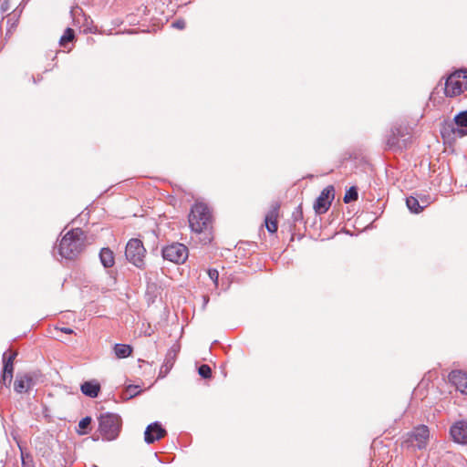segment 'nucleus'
Returning <instances> with one entry per match:
<instances>
[{
    "instance_id": "f257e3e1",
    "label": "nucleus",
    "mask_w": 467,
    "mask_h": 467,
    "mask_svg": "<svg viewBox=\"0 0 467 467\" xmlns=\"http://www.w3.org/2000/svg\"><path fill=\"white\" fill-rule=\"evenodd\" d=\"M86 247V235L82 229L75 228L65 234L55 246L58 254L67 260L76 259Z\"/></svg>"
},
{
    "instance_id": "f03ea898",
    "label": "nucleus",
    "mask_w": 467,
    "mask_h": 467,
    "mask_svg": "<svg viewBox=\"0 0 467 467\" xmlns=\"http://www.w3.org/2000/svg\"><path fill=\"white\" fill-rule=\"evenodd\" d=\"M121 428V419L114 413H106L99 418V431L103 441H114L118 438Z\"/></svg>"
},
{
    "instance_id": "7ed1b4c3",
    "label": "nucleus",
    "mask_w": 467,
    "mask_h": 467,
    "mask_svg": "<svg viewBox=\"0 0 467 467\" xmlns=\"http://www.w3.org/2000/svg\"><path fill=\"white\" fill-rule=\"evenodd\" d=\"M211 222V213L208 207L203 203H196L189 214V224L195 233H202L205 230Z\"/></svg>"
},
{
    "instance_id": "20e7f679",
    "label": "nucleus",
    "mask_w": 467,
    "mask_h": 467,
    "mask_svg": "<svg viewBox=\"0 0 467 467\" xmlns=\"http://www.w3.org/2000/svg\"><path fill=\"white\" fill-rule=\"evenodd\" d=\"M443 137H463L467 135V111L457 114L452 120L446 121L441 128Z\"/></svg>"
},
{
    "instance_id": "39448f33",
    "label": "nucleus",
    "mask_w": 467,
    "mask_h": 467,
    "mask_svg": "<svg viewBox=\"0 0 467 467\" xmlns=\"http://www.w3.org/2000/svg\"><path fill=\"white\" fill-rule=\"evenodd\" d=\"M145 253L143 242L139 238L130 239L125 249L126 259L133 265L143 268L145 265Z\"/></svg>"
},
{
    "instance_id": "423d86ee",
    "label": "nucleus",
    "mask_w": 467,
    "mask_h": 467,
    "mask_svg": "<svg viewBox=\"0 0 467 467\" xmlns=\"http://www.w3.org/2000/svg\"><path fill=\"white\" fill-rule=\"evenodd\" d=\"M467 88V70H459L451 74L445 83V94L448 97H455L462 94Z\"/></svg>"
},
{
    "instance_id": "0eeeda50",
    "label": "nucleus",
    "mask_w": 467,
    "mask_h": 467,
    "mask_svg": "<svg viewBox=\"0 0 467 467\" xmlns=\"http://www.w3.org/2000/svg\"><path fill=\"white\" fill-rule=\"evenodd\" d=\"M162 256L172 263L182 264L188 258V248L182 244L175 243L162 249Z\"/></svg>"
},
{
    "instance_id": "6e6552de",
    "label": "nucleus",
    "mask_w": 467,
    "mask_h": 467,
    "mask_svg": "<svg viewBox=\"0 0 467 467\" xmlns=\"http://www.w3.org/2000/svg\"><path fill=\"white\" fill-rule=\"evenodd\" d=\"M16 356L17 353L16 351H5L3 354V373L1 382L5 386H9L12 382L14 360Z\"/></svg>"
},
{
    "instance_id": "1a4fd4ad",
    "label": "nucleus",
    "mask_w": 467,
    "mask_h": 467,
    "mask_svg": "<svg viewBox=\"0 0 467 467\" xmlns=\"http://www.w3.org/2000/svg\"><path fill=\"white\" fill-rule=\"evenodd\" d=\"M334 200V187L329 185L323 189L320 195L317 197L314 203L316 213L322 214L325 213L330 207Z\"/></svg>"
},
{
    "instance_id": "9d476101",
    "label": "nucleus",
    "mask_w": 467,
    "mask_h": 467,
    "mask_svg": "<svg viewBox=\"0 0 467 467\" xmlns=\"http://www.w3.org/2000/svg\"><path fill=\"white\" fill-rule=\"evenodd\" d=\"M430 431L427 426L420 425L416 427L410 434V442L418 449L426 447L429 441Z\"/></svg>"
},
{
    "instance_id": "9b49d317",
    "label": "nucleus",
    "mask_w": 467,
    "mask_h": 467,
    "mask_svg": "<svg viewBox=\"0 0 467 467\" xmlns=\"http://www.w3.org/2000/svg\"><path fill=\"white\" fill-rule=\"evenodd\" d=\"M450 381L462 394L467 395V373L462 370H453L449 374Z\"/></svg>"
},
{
    "instance_id": "f8f14e48",
    "label": "nucleus",
    "mask_w": 467,
    "mask_h": 467,
    "mask_svg": "<svg viewBox=\"0 0 467 467\" xmlns=\"http://www.w3.org/2000/svg\"><path fill=\"white\" fill-rule=\"evenodd\" d=\"M451 435L454 441L461 444H467V421L456 422L451 428Z\"/></svg>"
},
{
    "instance_id": "ddd939ff",
    "label": "nucleus",
    "mask_w": 467,
    "mask_h": 467,
    "mask_svg": "<svg viewBox=\"0 0 467 467\" xmlns=\"http://www.w3.org/2000/svg\"><path fill=\"white\" fill-rule=\"evenodd\" d=\"M280 205L278 202L272 204L270 211L265 215V223L269 233L275 234L277 231V218Z\"/></svg>"
},
{
    "instance_id": "4468645a",
    "label": "nucleus",
    "mask_w": 467,
    "mask_h": 467,
    "mask_svg": "<svg viewBox=\"0 0 467 467\" xmlns=\"http://www.w3.org/2000/svg\"><path fill=\"white\" fill-rule=\"evenodd\" d=\"M34 386L33 379L29 374H17L14 383V389L17 393L27 392Z\"/></svg>"
},
{
    "instance_id": "2eb2a0df",
    "label": "nucleus",
    "mask_w": 467,
    "mask_h": 467,
    "mask_svg": "<svg viewBox=\"0 0 467 467\" xmlns=\"http://www.w3.org/2000/svg\"><path fill=\"white\" fill-rule=\"evenodd\" d=\"M165 428L158 421L148 424V443H153L166 435Z\"/></svg>"
},
{
    "instance_id": "dca6fc26",
    "label": "nucleus",
    "mask_w": 467,
    "mask_h": 467,
    "mask_svg": "<svg viewBox=\"0 0 467 467\" xmlns=\"http://www.w3.org/2000/svg\"><path fill=\"white\" fill-rule=\"evenodd\" d=\"M80 390L87 397L96 398L100 391V384L95 379L85 381L81 384Z\"/></svg>"
},
{
    "instance_id": "f3484780",
    "label": "nucleus",
    "mask_w": 467,
    "mask_h": 467,
    "mask_svg": "<svg viewBox=\"0 0 467 467\" xmlns=\"http://www.w3.org/2000/svg\"><path fill=\"white\" fill-rule=\"evenodd\" d=\"M177 350L171 348L168 354L164 364L161 367L159 378H164L173 366L174 359L176 358Z\"/></svg>"
},
{
    "instance_id": "a211bd4d",
    "label": "nucleus",
    "mask_w": 467,
    "mask_h": 467,
    "mask_svg": "<svg viewBox=\"0 0 467 467\" xmlns=\"http://www.w3.org/2000/svg\"><path fill=\"white\" fill-rule=\"evenodd\" d=\"M99 260L105 268L112 267L115 264L113 252L108 247L102 248L99 252Z\"/></svg>"
},
{
    "instance_id": "6ab92c4d",
    "label": "nucleus",
    "mask_w": 467,
    "mask_h": 467,
    "mask_svg": "<svg viewBox=\"0 0 467 467\" xmlns=\"http://www.w3.org/2000/svg\"><path fill=\"white\" fill-rule=\"evenodd\" d=\"M406 204L410 212L414 213H419L424 209V207H426L429 204V202L427 200L421 199L420 204V201L417 198L410 196L407 198Z\"/></svg>"
},
{
    "instance_id": "aec40b11",
    "label": "nucleus",
    "mask_w": 467,
    "mask_h": 467,
    "mask_svg": "<svg viewBox=\"0 0 467 467\" xmlns=\"http://www.w3.org/2000/svg\"><path fill=\"white\" fill-rule=\"evenodd\" d=\"M114 354L118 358H124L130 355L132 349L130 345L126 344H116L114 346Z\"/></svg>"
},
{
    "instance_id": "412c9836",
    "label": "nucleus",
    "mask_w": 467,
    "mask_h": 467,
    "mask_svg": "<svg viewBox=\"0 0 467 467\" xmlns=\"http://www.w3.org/2000/svg\"><path fill=\"white\" fill-rule=\"evenodd\" d=\"M141 388L139 385H129L123 393V397L125 399H132L133 397L137 396L139 393H140Z\"/></svg>"
},
{
    "instance_id": "4be33fe9",
    "label": "nucleus",
    "mask_w": 467,
    "mask_h": 467,
    "mask_svg": "<svg viewBox=\"0 0 467 467\" xmlns=\"http://www.w3.org/2000/svg\"><path fill=\"white\" fill-rule=\"evenodd\" d=\"M74 37H75L74 31H73L71 28L67 27V28L65 30V32H64L63 36H62L60 37V39H59V44H60V46L65 47V46H66V44H67V42L72 41V40L74 39Z\"/></svg>"
},
{
    "instance_id": "5701e85b",
    "label": "nucleus",
    "mask_w": 467,
    "mask_h": 467,
    "mask_svg": "<svg viewBox=\"0 0 467 467\" xmlns=\"http://www.w3.org/2000/svg\"><path fill=\"white\" fill-rule=\"evenodd\" d=\"M358 191L356 187H350L344 196V202L348 203L350 202L356 201L358 199Z\"/></svg>"
},
{
    "instance_id": "b1692460",
    "label": "nucleus",
    "mask_w": 467,
    "mask_h": 467,
    "mask_svg": "<svg viewBox=\"0 0 467 467\" xmlns=\"http://www.w3.org/2000/svg\"><path fill=\"white\" fill-rule=\"evenodd\" d=\"M199 375L204 379H209L212 376L211 368L208 365H202L198 369Z\"/></svg>"
},
{
    "instance_id": "393cba45",
    "label": "nucleus",
    "mask_w": 467,
    "mask_h": 467,
    "mask_svg": "<svg viewBox=\"0 0 467 467\" xmlns=\"http://www.w3.org/2000/svg\"><path fill=\"white\" fill-rule=\"evenodd\" d=\"M208 275L211 278V280L213 282L214 285H218V278H219V273L216 269H209L208 270Z\"/></svg>"
},
{
    "instance_id": "a878e982",
    "label": "nucleus",
    "mask_w": 467,
    "mask_h": 467,
    "mask_svg": "<svg viewBox=\"0 0 467 467\" xmlns=\"http://www.w3.org/2000/svg\"><path fill=\"white\" fill-rule=\"evenodd\" d=\"M90 423H91V418L85 417L79 421L78 427L82 430H85L90 425Z\"/></svg>"
},
{
    "instance_id": "bb28decb",
    "label": "nucleus",
    "mask_w": 467,
    "mask_h": 467,
    "mask_svg": "<svg viewBox=\"0 0 467 467\" xmlns=\"http://www.w3.org/2000/svg\"><path fill=\"white\" fill-rule=\"evenodd\" d=\"M172 26L177 29H183L186 26V23L184 20L179 19L172 23Z\"/></svg>"
},
{
    "instance_id": "cd10ccee",
    "label": "nucleus",
    "mask_w": 467,
    "mask_h": 467,
    "mask_svg": "<svg viewBox=\"0 0 467 467\" xmlns=\"http://www.w3.org/2000/svg\"><path fill=\"white\" fill-rule=\"evenodd\" d=\"M71 16L73 19H76V17L82 14V9L79 6L72 7L70 10Z\"/></svg>"
},
{
    "instance_id": "c85d7f7f",
    "label": "nucleus",
    "mask_w": 467,
    "mask_h": 467,
    "mask_svg": "<svg viewBox=\"0 0 467 467\" xmlns=\"http://www.w3.org/2000/svg\"><path fill=\"white\" fill-rule=\"evenodd\" d=\"M391 132H392V135L388 139V141H387V143L389 147H392L397 144V138H396L395 130H392Z\"/></svg>"
},
{
    "instance_id": "c756f323",
    "label": "nucleus",
    "mask_w": 467,
    "mask_h": 467,
    "mask_svg": "<svg viewBox=\"0 0 467 467\" xmlns=\"http://www.w3.org/2000/svg\"><path fill=\"white\" fill-rule=\"evenodd\" d=\"M22 467H35L32 461H28L22 455Z\"/></svg>"
},
{
    "instance_id": "7c9ffc66",
    "label": "nucleus",
    "mask_w": 467,
    "mask_h": 467,
    "mask_svg": "<svg viewBox=\"0 0 467 467\" xmlns=\"http://www.w3.org/2000/svg\"><path fill=\"white\" fill-rule=\"evenodd\" d=\"M60 330H61L62 332L66 333V334H71V333H73V330H72L71 328H69V327H62V328H60Z\"/></svg>"
},
{
    "instance_id": "2f4dec72",
    "label": "nucleus",
    "mask_w": 467,
    "mask_h": 467,
    "mask_svg": "<svg viewBox=\"0 0 467 467\" xmlns=\"http://www.w3.org/2000/svg\"><path fill=\"white\" fill-rule=\"evenodd\" d=\"M137 33H138V32H137V31H135V30H130V31H129V34H137Z\"/></svg>"
},
{
    "instance_id": "473e14b6",
    "label": "nucleus",
    "mask_w": 467,
    "mask_h": 467,
    "mask_svg": "<svg viewBox=\"0 0 467 467\" xmlns=\"http://www.w3.org/2000/svg\"><path fill=\"white\" fill-rule=\"evenodd\" d=\"M146 435H147V432L146 431H144V441H146Z\"/></svg>"
},
{
    "instance_id": "72a5a7b5",
    "label": "nucleus",
    "mask_w": 467,
    "mask_h": 467,
    "mask_svg": "<svg viewBox=\"0 0 467 467\" xmlns=\"http://www.w3.org/2000/svg\"><path fill=\"white\" fill-rule=\"evenodd\" d=\"M396 131L398 132L399 135H401L399 129H396Z\"/></svg>"
},
{
    "instance_id": "f704fd0d",
    "label": "nucleus",
    "mask_w": 467,
    "mask_h": 467,
    "mask_svg": "<svg viewBox=\"0 0 467 467\" xmlns=\"http://www.w3.org/2000/svg\"><path fill=\"white\" fill-rule=\"evenodd\" d=\"M1 7L4 9V7H6V5H1Z\"/></svg>"
},
{
    "instance_id": "c9c22d12",
    "label": "nucleus",
    "mask_w": 467,
    "mask_h": 467,
    "mask_svg": "<svg viewBox=\"0 0 467 467\" xmlns=\"http://www.w3.org/2000/svg\"><path fill=\"white\" fill-rule=\"evenodd\" d=\"M1 7L4 9V7H6V5H1Z\"/></svg>"
}]
</instances>
